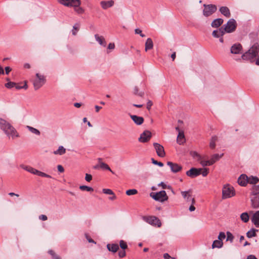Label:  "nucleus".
<instances>
[{"label":"nucleus","instance_id":"nucleus-47","mask_svg":"<svg viewBox=\"0 0 259 259\" xmlns=\"http://www.w3.org/2000/svg\"><path fill=\"white\" fill-rule=\"evenodd\" d=\"M16 85V83L14 82H8L5 84V87L8 89H11Z\"/></svg>","mask_w":259,"mask_h":259},{"label":"nucleus","instance_id":"nucleus-61","mask_svg":"<svg viewBox=\"0 0 259 259\" xmlns=\"http://www.w3.org/2000/svg\"><path fill=\"white\" fill-rule=\"evenodd\" d=\"M152 105V102L151 101H149L147 104V108L148 110H150Z\"/></svg>","mask_w":259,"mask_h":259},{"label":"nucleus","instance_id":"nucleus-57","mask_svg":"<svg viewBox=\"0 0 259 259\" xmlns=\"http://www.w3.org/2000/svg\"><path fill=\"white\" fill-rule=\"evenodd\" d=\"M58 170L60 172H63L64 171V169L63 167L61 165H58L57 166Z\"/></svg>","mask_w":259,"mask_h":259},{"label":"nucleus","instance_id":"nucleus-45","mask_svg":"<svg viewBox=\"0 0 259 259\" xmlns=\"http://www.w3.org/2000/svg\"><path fill=\"white\" fill-rule=\"evenodd\" d=\"M219 33L220 35V36H223L226 32H227V30L223 26L221 27L219 30Z\"/></svg>","mask_w":259,"mask_h":259},{"label":"nucleus","instance_id":"nucleus-36","mask_svg":"<svg viewBox=\"0 0 259 259\" xmlns=\"http://www.w3.org/2000/svg\"><path fill=\"white\" fill-rule=\"evenodd\" d=\"M198 161L200 162L201 165L203 167H205L206 166H210V165H212L211 163H210V160H205L203 159L202 157V159H201V160H199Z\"/></svg>","mask_w":259,"mask_h":259},{"label":"nucleus","instance_id":"nucleus-41","mask_svg":"<svg viewBox=\"0 0 259 259\" xmlns=\"http://www.w3.org/2000/svg\"><path fill=\"white\" fill-rule=\"evenodd\" d=\"M234 238V236L231 232H227V241H230L231 243H232L233 241Z\"/></svg>","mask_w":259,"mask_h":259},{"label":"nucleus","instance_id":"nucleus-17","mask_svg":"<svg viewBox=\"0 0 259 259\" xmlns=\"http://www.w3.org/2000/svg\"><path fill=\"white\" fill-rule=\"evenodd\" d=\"M153 42L151 38H148L145 45V51L147 52L153 48Z\"/></svg>","mask_w":259,"mask_h":259},{"label":"nucleus","instance_id":"nucleus-22","mask_svg":"<svg viewBox=\"0 0 259 259\" xmlns=\"http://www.w3.org/2000/svg\"><path fill=\"white\" fill-rule=\"evenodd\" d=\"M107 248L109 251L115 253L118 250L119 246L117 244H108Z\"/></svg>","mask_w":259,"mask_h":259},{"label":"nucleus","instance_id":"nucleus-60","mask_svg":"<svg viewBox=\"0 0 259 259\" xmlns=\"http://www.w3.org/2000/svg\"><path fill=\"white\" fill-rule=\"evenodd\" d=\"M114 48H115V45H114V43H110L108 45V49L112 50V49H114Z\"/></svg>","mask_w":259,"mask_h":259},{"label":"nucleus","instance_id":"nucleus-43","mask_svg":"<svg viewBox=\"0 0 259 259\" xmlns=\"http://www.w3.org/2000/svg\"><path fill=\"white\" fill-rule=\"evenodd\" d=\"M137 193L138 191L136 189H130L126 191V194L129 196L136 194Z\"/></svg>","mask_w":259,"mask_h":259},{"label":"nucleus","instance_id":"nucleus-18","mask_svg":"<svg viewBox=\"0 0 259 259\" xmlns=\"http://www.w3.org/2000/svg\"><path fill=\"white\" fill-rule=\"evenodd\" d=\"M251 221L256 227H259V210L253 214L251 218Z\"/></svg>","mask_w":259,"mask_h":259},{"label":"nucleus","instance_id":"nucleus-59","mask_svg":"<svg viewBox=\"0 0 259 259\" xmlns=\"http://www.w3.org/2000/svg\"><path fill=\"white\" fill-rule=\"evenodd\" d=\"M85 237L90 243H96V242L92 238L89 237V236L87 234L85 235Z\"/></svg>","mask_w":259,"mask_h":259},{"label":"nucleus","instance_id":"nucleus-10","mask_svg":"<svg viewBox=\"0 0 259 259\" xmlns=\"http://www.w3.org/2000/svg\"><path fill=\"white\" fill-rule=\"evenodd\" d=\"M58 2L67 7L80 6V0H58Z\"/></svg>","mask_w":259,"mask_h":259},{"label":"nucleus","instance_id":"nucleus-58","mask_svg":"<svg viewBox=\"0 0 259 259\" xmlns=\"http://www.w3.org/2000/svg\"><path fill=\"white\" fill-rule=\"evenodd\" d=\"M158 186H161L163 189H166L167 188V185L164 184L163 182H161L159 184H158Z\"/></svg>","mask_w":259,"mask_h":259},{"label":"nucleus","instance_id":"nucleus-55","mask_svg":"<svg viewBox=\"0 0 259 259\" xmlns=\"http://www.w3.org/2000/svg\"><path fill=\"white\" fill-rule=\"evenodd\" d=\"M212 35L214 37L218 38V37H220V35L219 34V31H218V30H213V32H212Z\"/></svg>","mask_w":259,"mask_h":259},{"label":"nucleus","instance_id":"nucleus-5","mask_svg":"<svg viewBox=\"0 0 259 259\" xmlns=\"http://www.w3.org/2000/svg\"><path fill=\"white\" fill-rule=\"evenodd\" d=\"M20 167L23 169L30 172L31 174L36 175L42 177H46L49 178H52V177L50 175H49L45 172L39 171L30 166L21 164L20 165Z\"/></svg>","mask_w":259,"mask_h":259},{"label":"nucleus","instance_id":"nucleus-64","mask_svg":"<svg viewBox=\"0 0 259 259\" xmlns=\"http://www.w3.org/2000/svg\"><path fill=\"white\" fill-rule=\"evenodd\" d=\"M246 259H256L254 255H249L247 257Z\"/></svg>","mask_w":259,"mask_h":259},{"label":"nucleus","instance_id":"nucleus-3","mask_svg":"<svg viewBox=\"0 0 259 259\" xmlns=\"http://www.w3.org/2000/svg\"><path fill=\"white\" fill-rule=\"evenodd\" d=\"M150 196L153 199L160 202H163L167 201L168 199L166 192L164 190L160 191L158 192L154 193L152 192L150 194Z\"/></svg>","mask_w":259,"mask_h":259},{"label":"nucleus","instance_id":"nucleus-31","mask_svg":"<svg viewBox=\"0 0 259 259\" xmlns=\"http://www.w3.org/2000/svg\"><path fill=\"white\" fill-rule=\"evenodd\" d=\"M66 152V149L62 146H60L57 150L54 151V154L55 155H62Z\"/></svg>","mask_w":259,"mask_h":259},{"label":"nucleus","instance_id":"nucleus-35","mask_svg":"<svg viewBox=\"0 0 259 259\" xmlns=\"http://www.w3.org/2000/svg\"><path fill=\"white\" fill-rule=\"evenodd\" d=\"M100 167L101 168L104 169L108 170L110 171L111 172H112L113 174H114V171H113L110 168V167L107 165L106 163L103 162H100Z\"/></svg>","mask_w":259,"mask_h":259},{"label":"nucleus","instance_id":"nucleus-49","mask_svg":"<svg viewBox=\"0 0 259 259\" xmlns=\"http://www.w3.org/2000/svg\"><path fill=\"white\" fill-rule=\"evenodd\" d=\"M103 192L104 194L108 195H113L114 194L113 192L111 189H103Z\"/></svg>","mask_w":259,"mask_h":259},{"label":"nucleus","instance_id":"nucleus-2","mask_svg":"<svg viewBox=\"0 0 259 259\" xmlns=\"http://www.w3.org/2000/svg\"><path fill=\"white\" fill-rule=\"evenodd\" d=\"M258 50V46L254 45L247 52L243 54L241 58L243 60H251L257 56Z\"/></svg>","mask_w":259,"mask_h":259},{"label":"nucleus","instance_id":"nucleus-11","mask_svg":"<svg viewBox=\"0 0 259 259\" xmlns=\"http://www.w3.org/2000/svg\"><path fill=\"white\" fill-rule=\"evenodd\" d=\"M202 168H191L186 172V175L190 178L196 177L201 174Z\"/></svg>","mask_w":259,"mask_h":259},{"label":"nucleus","instance_id":"nucleus-7","mask_svg":"<svg viewBox=\"0 0 259 259\" xmlns=\"http://www.w3.org/2000/svg\"><path fill=\"white\" fill-rule=\"evenodd\" d=\"M143 219L147 223L151 225L157 226L158 227H160L161 226V223L160 220L154 216H149V217H143Z\"/></svg>","mask_w":259,"mask_h":259},{"label":"nucleus","instance_id":"nucleus-6","mask_svg":"<svg viewBox=\"0 0 259 259\" xmlns=\"http://www.w3.org/2000/svg\"><path fill=\"white\" fill-rule=\"evenodd\" d=\"M36 77L33 81V86L35 90H37L45 84L46 80L45 76L39 73L36 74Z\"/></svg>","mask_w":259,"mask_h":259},{"label":"nucleus","instance_id":"nucleus-30","mask_svg":"<svg viewBox=\"0 0 259 259\" xmlns=\"http://www.w3.org/2000/svg\"><path fill=\"white\" fill-rule=\"evenodd\" d=\"M257 232H258V230L252 228L246 233V236L249 238L255 237L256 236Z\"/></svg>","mask_w":259,"mask_h":259},{"label":"nucleus","instance_id":"nucleus-15","mask_svg":"<svg viewBox=\"0 0 259 259\" xmlns=\"http://www.w3.org/2000/svg\"><path fill=\"white\" fill-rule=\"evenodd\" d=\"M248 182V177L245 174H242L238 179V183L241 186H245Z\"/></svg>","mask_w":259,"mask_h":259},{"label":"nucleus","instance_id":"nucleus-9","mask_svg":"<svg viewBox=\"0 0 259 259\" xmlns=\"http://www.w3.org/2000/svg\"><path fill=\"white\" fill-rule=\"evenodd\" d=\"M224 27L227 30V33H231L234 31L237 27L236 21L234 19H230Z\"/></svg>","mask_w":259,"mask_h":259},{"label":"nucleus","instance_id":"nucleus-48","mask_svg":"<svg viewBox=\"0 0 259 259\" xmlns=\"http://www.w3.org/2000/svg\"><path fill=\"white\" fill-rule=\"evenodd\" d=\"M135 32L136 34H140V35L142 37H145V35L142 33V31L140 29H139V28H136L135 30Z\"/></svg>","mask_w":259,"mask_h":259},{"label":"nucleus","instance_id":"nucleus-28","mask_svg":"<svg viewBox=\"0 0 259 259\" xmlns=\"http://www.w3.org/2000/svg\"><path fill=\"white\" fill-rule=\"evenodd\" d=\"M185 142V136L184 132H179L177 137V142L180 145L183 144Z\"/></svg>","mask_w":259,"mask_h":259},{"label":"nucleus","instance_id":"nucleus-40","mask_svg":"<svg viewBox=\"0 0 259 259\" xmlns=\"http://www.w3.org/2000/svg\"><path fill=\"white\" fill-rule=\"evenodd\" d=\"M79 189L82 191H87L88 192H92L94 191L93 188L84 185L80 186Z\"/></svg>","mask_w":259,"mask_h":259},{"label":"nucleus","instance_id":"nucleus-20","mask_svg":"<svg viewBox=\"0 0 259 259\" xmlns=\"http://www.w3.org/2000/svg\"><path fill=\"white\" fill-rule=\"evenodd\" d=\"M131 117L134 122L137 125L142 124L144 121V118L141 116L133 115H131Z\"/></svg>","mask_w":259,"mask_h":259},{"label":"nucleus","instance_id":"nucleus-13","mask_svg":"<svg viewBox=\"0 0 259 259\" xmlns=\"http://www.w3.org/2000/svg\"><path fill=\"white\" fill-rule=\"evenodd\" d=\"M153 146L157 155L160 157H163L165 155L163 147L157 143H154Z\"/></svg>","mask_w":259,"mask_h":259},{"label":"nucleus","instance_id":"nucleus-24","mask_svg":"<svg viewBox=\"0 0 259 259\" xmlns=\"http://www.w3.org/2000/svg\"><path fill=\"white\" fill-rule=\"evenodd\" d=\"M224 20L221 18L214 19L211 23V26L213 28H218L223 23Z\"/></svg>","mask_w":259,"mask_h":259},{"label":"nucleus","instance_id":"nucleus-62","mask_svg":"<svg viewBox=\"0 0 259 259\" xmlns=\"http://www.w3.org/2000/svg\"><path fill=\"white\" fill-rule=\"evenodd\" d=\"M11 71V68L10 67H5V71L7 74H8L9 72Z\"/></svg>","mask_w":259,"mask_h":259},{"label":"nucleus","instance_id":"nucleus-19","mask_svg":"<svg viewBox=\"0 0 259 259\" xmlns=\"http://www.w3.org/2000/svg\"><path fill=\"white\" fill-rule=\"evenodd\" d=\"M100 4L103 9H107L113 6L114 1L112 0L108 1H101Z\"/></svg>","mask_w":259,"mask_h":259},{"label":"nucleus","instance_id":"nucleus-32","mask_svg":"<svg viewBox=\"0 0 259 259\" xmlns=\"http://www.w3.org/2000/svg\"><path fill=\"white\" fill-rule=\"evenodd\" d=\"M223 245V242L222 241L219 240H214L212 244V248H221Z\"/></svg>","mask_w":259,"mask_h":259},{"label":"nucleus","instance_id":"nucleus-29","mask_svg":"<svg viewBox=\"0 0 259 259\" xmlns=\"http://www.w3.org/2000/svg\"><path fill=\"white\" fill-rule=\"evenodd\" d=\"M218 138L216 136H213L211 137L209 147L211 149H213L215 147V143L218 141Z\"/></svg>","mask_w":259,"mask_h":259},{"label":"nucleus","instance_id":"nucleus-38","mask_svg":"<svg viewBox=\"0 0 259 259\" xmlns=\"http://www.w3.org/2000/svg\"><path fill=\"white\" fill-rule=\"evenodd\" d=\"M241 220L244 223H247L249 221V215L247 212H243L240 215Z\"/></svg>","mask_w":259,"mask_h":259},{"label":"nucleus","instance_id":"nucleus-12","mask_svg":"<svg viewBox=\"0 0 259 259\" xmlns=\"http://www.w3.org/2000/svg\"><path fill=\"white\" fill-rule=\"evenodd\" d=\"M167 165L170 167L171 171L174 173H177L182 169V166L176 163L168 161Z\"/></svg>","mask_w":259,"mask_h":259},{"label":"nucleus","instance_id":"nucleus-50","mask_svg":"<svg viewBox=\"0 0 259 259\" xmlns=\"http://www.w3.org/2000/svg\"><path fill=\"white\" fill-rule=\"evenodd\" d=\"M152 162L155 165H158V166L162 167L163 166V163L161 162H158L157 160H155L154 158L151 159Z\"/></svg>","mask_w":259,"mask_h":259},{"label":"nucleus","instance_id":"nucleus-4","mask_svg":"<svg viewBox=\"0 0 259 259\" xmlns=\"http://www.w3.org/2000/svg\"><path fill=\"white\" fill-rule=\"evenodd\" d=\"M235 195V191L233 187L230 185H226L222 190V198L227 199L234 196Z\"/></svg>","mask_w":259,"mask_h":259},{"label":"nucleus","instance_id":"nucleus-8","mask_svg":"<svg viewBox=\"0 0 259 259\" xmlns=\"http://www.w3.org/2000/svg\"><path fill=\"white\" fill-rule=\"evenodd\" d=\"M204 9L203 11V14L205 17H208L214 13L217 10V6L214 5L204 4L203 5Z\"/></svg>","mask_w":259,"mask_h":259},{"label":"nucleus","instance_id":"nucleus-42","mask_svg":"<svg viewBox=\"0 0 259 259\" xmlns=\"http://www.w3.org/2000/svg\"><path fill=\"white\" fill-rule=\"evenodd\" d=\"M72 7H74L75 11L77 14H80L84 12V10L79 6H73Z\"/></svg>","mask_w":259,"mask_h":259},{"label":"nucleus","instance_id":"nucleus-27","mask_svg":"<svg viewBox=\"0 0 259 259\" xmlns=\"http://www.w3.org/2000/svg\"><path fill=\"white\" fill-rule=\"evenodd\" d=\"M192 192V190L190 189L188 191H182L181 194L184 198H185L187 201H189L190 197L191 196Z\"/></svg>","mask_w":259,"mask_h":259},{"label":"nucleus","instance_id":"nucleus-33","mask_svg":"<svg viewBox=\"0 0 259 259\" xmlns=\"http://www.w3.org/2000/svg\"><path fill=\"white\" fill-rule=\"evenodd\" d=\"M259 181V179L257 177L255 176H250L248 177V183L250 184H256Z\"/></svg>","mask_w":259,"mask_h":259},{"label":"nucleus","instance_id":"nucleus-34","mask_svg":"<svg viewBox=\"0 0 259 259\" xmlns=\"http://www.w3.org/2000/svg\"><path fill=\"white\" fill-rule=\"evenodd\" d=\"M26 128L32 134H34L37 136H39L40 134V132L36 128H34L32 126L27 125Z\"/></svg>","mask_w":259,"mask_h":259},{"label":"nucleus","instance_id":"nucleus-26","mask_svg":"<svg viewBox=\"0 0 259 259\" xmlns=\"http://www.w3.org/2000/svg\"><path fill=\"white\" fill-rule=\"evenodd\" d=\"M224 155V154L222 153L221 154H214L211 156V157L210 159V163H211L212 165L214 164L216 161H218L220 158H221Z\"/></svg>","mask_w":259,"mask_h":259},{"label":"nucleus","instance_id":"nucleus-51","mask_svg":"<svg viewBox=\"0 0 259 259\" xmlns=\"http://www.w3.org/2000/svg\"><path fill=\"white\" fill-rule=\"evenodd\" d=\"M226 237V235L224 232H220L218 236V240L220 241H222V240L224 239Z\"/></svg>","mask_w":259,"mask_h":259},{"label":"nucleus","instance_id":"nucleus-46","mask_svg":"<svg viewBox=\"0 0 259 259\" xmlns=\"http://www.w3.org/2000/svg\"><path fill=\"white\" fill-rule=\"evenodd\" d=\"M49 253L50 255H51L52 259H60V257L58 256L53 250H49Z\"/></svg>","mask_w":259,"mask_h":259},{"label":"nucleus","instance_id":"nucleus-56","mask_svg":"<svg viewBox=\"0 0 259 259\" xmlns=\"http://www.w3.org/2000/svg\"><path fill=\"white\" fill-rule=\"evenodd\" d=\"M39 219L42 221H46L48 219L47 215L44 214H41L39 216Z\"/></svg>","mask_w":259,"mask_h":259},{"label":"nucleus","instance_id":"nucleus-25","mask_svg":"<svg viewBox=\"0 0 259 259\" xmlns=\"http://www.w3.org/2000/svg\"><path fill=\"white\" fill-rule=\"evenodd\" d=\"M95 37L96 41H98L100 45L103 47L106 46V42L103 36H99L98 34H95Z\"/></svg>","mask_w":259,"mask_h":259},{"label":"nucleus","instance_id":"nucleus-63","mask_svg":"<svg viewBox=\"0 0 259 259\" xmlns=\"http://www.w3.org/2000/svg\"><path fill=\"white\" fill-rule=\"evenodd\" d=\"M163 257L164 259H169L170 256L168 253H166L164 254Z\"/></svg>","mask_w":259,"mask_h":259},{"label":"nucleus","instance_id":"nucleus-14","mask_svg":"<svg viewBox=\"0 0 259 259\" xmlns=\"http://www.w3.org/2000/svg\"><path fill=\"white\" fill-rule=\"evenodd\" d=\"M151 137V133L149 131H145L141 134L139 141L142 143L148 142Z\"/></svg>","mask_w":259,"mask_h":259},{"label":"nucleus","instance_id":"nucleus-52","mask_svg":"<svg viewBox=\"0 0 259 259\" xmlns=\"http://www.w3.org/2000/svg\"><path fill=\"white\" fill-rule=\"evenodd\" d=\"M208 174V169L206 168H204L202 169V171H201V174L203 177H206Z\"/></svg>","mask_w":259,"mask_h":259},{"label":"nucleus","instance_id":"nucleus-39","mask_svg":"<svg viewBox=\"0 0 259 259\" xmlns=\"http://www.w3.org/2000/svg\"><path fill=\"white\" fill-rule=\"evenodd\" d=\"M259 193V185L253 186L251 195L253 196H257V194Z\"/></svg>","mask_w":259,"mask_h":259},{"label":"nucleus","instance_id":"nucleus-1","mask_svg":"<svg viewBox=\"0 0 259 259\" xmlns=\"http://www.w3.org/2000/svg\"><path fill=\"white\" fill-rule=\"evenodd\" d=\"M0 128L9 138L14 139L19 137L16 129L9 122L2 118H0Z\"/></svg>","mask_w":259,"mask_h":259},{"label":"nucleus","instance_id":"nucleus-54","mask_svg":"<svg viewBox=\"0 0 259 259\" xmlns=\"http://www.w3.org/2000/svg\"><path fill=\"white\" fill-rule=\"evenodd\" d=\"M85 180L88 182H90L92 180V176L90 174H86L85 177Z\"/></svg>","mask_w":259,"mask_h":259},{"label":"nucleus","instance_id":"nucleus-23","mask_svg":"<svg viewBox=\"0 0 259 259\" xmlns=\"http://www.w3.org/2000/svg\"><path fill=\"white\" fill-rule=\"evenodd\" d=\"M252 207L257 208L259 207V196H254L251 199Z\"/></svg>","mask_w":259,"mask_h":259},{"label":"nucleus","instance_id":"nucleus-16","mask_svg":"<svg viewBox=\"0 0 259 259\" xmlns=\"http://www.w3.org/2000/svg\"><path fill=\"white\" fill-rule=\"evenodd\" d=\"M242 49V46L240 44H235L231 48V53L233 54H239L241 53Z\"/></svg>","mask_w":259,"mask_h":259},{"label":"nucleus","instance_id":"nucleus-53","mask_svg":"<svg viewBox=\"0 0 259 259\" xmlns=\"http://www.w3.org/2000/svg\"><path fill=\"white\" fill-rule=\"evenodd\" d=\"M126 255V252L124 250H120L118 252V256L120 258H123Z\"/></svg>","mask_w":259,"mask_h":259},{"label":"nucleus","instance_id":"nucleus-21","mask_svg":"<svg viewBox=\"0 0 259 259\" xmlns=\"http://www.w3.org/2000/svg\"><path fill=\"white\" fill-rule=\"evenodd\" d=\"M220 12L225 17L229 18L231 16L229 8L227 7H221L220 8Z\"/></svg>","mask_w":259,"mask_h":259},{"label":"nucleus","instance_id":"nucleus-44","mask_svg":"<svg viewBox=\"0 0 259 259\" xmlns=\"http://www.w3.org/2000/svg\"><path fill=\"white\" fill-rule=\"evenodd\" d=\"M119 246L123 250L127 248V244L123 240H121L119 241Z\"/></svg>","mask_w":259,"mask_h":259},{"label":"nucleus","instance_id":"nucleus-37","mask_svg":"<svg viewBox=\"0 0 259 259\" xmlns=\"http://www.w3.org/2000/svg\"><path fill=\"white\" fill-rule=\"evenodd\" d=\"M190 155L194 158H196L198 161L202 159V156L196 151H191Z\"/></svg>","mask_w":259,"mask_h":259}]
</instances>
